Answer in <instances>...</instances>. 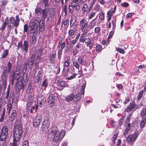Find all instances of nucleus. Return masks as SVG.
I'll return each instance as SVG.
<instances>
[{
    "mask_svg": "<svg viewBox=\"0 0 146 146\" xmlns=\"http://www.w3.org/2000/svg\"><path fill=\"white\" fill-rule=\"evenodd\" d=\"M20 123V121L19 120H16L13 131V139H15V140H17V141H20L23 133V127Z\"/></svg>",
    "mask_w": 146,
    "mask_h": 146,
    "instance_id": "nucleus-1",
    "label": "nucleus"
},
{
    "mask_svg": "<svg viewBox=\"0 0 146 146\" xmlns=\"http://www.w3.org/2000/svg\"><path fill=\"white\" fill-rule=\"evenodd\" d=\"M51 133L54 137L53 141L54 142H57L62 140L65 134L66 131L65 130H62L60 132H59V131L57 129L52 131Z\"/></svg>",
    "mask_w": 146,
    "mask_h": 146,
    "instance_id": "nucleus-2",
    "label": "nucleus"
},
{
    "mask_svg": "<svg viewBox=\"0 0 146 146\" xmlns=\"http://www.w3.org/2000/svg\"><path fill=\"white\" fill-rule=\"evenodd\" d=\"M12 75H14V76L15 77V79L17 80L16 84V88L19 91L21 90H24V89L26 85L27 84L28 82L27 79V81L26 83L24 84L23 82V83L22 84L21 82L20 83V81L21 79V77L23 76V74L22 76H21L19 73H14L12 74Z\"/></svg>",
    "mask_w": 146,
    "mask_h": 146,
    "instance_id": "nucleus-3",
    "label": "nucleus"
},
{
    "mask_svg": "<svg viewBox=\"0 0 146 146\" xmlns=\"http://www.w3.org/2000/svg\"><path fill=\"white\" fill-rule=\"evenodd\" d=\"M79 25L82 32L88 33L91 29L88 22L85 19H83L80 21Z\"/></svg>",
    "mask_w": 146,
    "mask_h": 146,
    "instance_id": "nucleus-4",
    "label": "nucleus"
},
{
    "mask_svg": "<svg viewBox=\"0 0 146 146\" xmlns=\"http://www.w3.org/2000/svg\"><path fill=\"white\" fill-rule=\"evenodd\" d=\"M20 21V19L18 15H16V19H15L12 17H11L8 19V17H6L5 21L6 22L7 24H11L13 25V26L15 27H17L19 25Z\"/></svg>",
    "mask_w": 146,
    "mask_h": 146,
    "instance_id": "nucleus-5",
    "label": "nucleus"
},
{
    "mask_svg": "<svg viewBox=\"0 0 146 146\" xmlns=\"http://www.w3.org/2000/svg\"><path fill=\"white\" fill-rule=\"evenodd\" d=\"M138 135L139 134L136 132L128 135L126 139V141L128 144L130 146H133Z\"/></svg>",
    "mask_w": 146,
    "mask_h": 146,
    "instance_id": "nucleus-6",
    "label": "nucleus"
},
{
    "mask_svg": "<svg viewBox=\"0 0 146 146\" xmlns=\"http://www.w3.org/2000/svg\"><path fill=\"white\" fill-rule=\"evenodd\" d=\"M3 71L1 74V79L2 81V84L4 88V92H5V89L7 87V81L6 79L7 78V73L8 71L7 70V68L5 66H4L3 68Z\"/></svg>",
    "mask_w": 146,
    "mask_h": 146,
    "instance_id": "nucleus-7",
    "label": "nucleus"
},
{
    "mask_svg": "<svg viewBox=\"0 0 146 146\" xmlns=\"http://www.w3.org/2000/svg\"><path fill=\"white\" fill-rule=\"evenodd\" d=\"M29 66L28 63L25 62L23 64V66L22 68L23 72V76L21 77V79L20 80V82H21L22 84L23 82L24 84L26 83L27 79H28V75L26 74V72L27 71V67Z\"/></svg>",
    "mask_w": 146,
    "mask_h": 146,
    "instance_id": "nucleus-8",
    "label": "nucleus"
},
{
    "mask_svg": "<svg viewBox=\"0 0 146 146\" xmlns=\"http://www.w3.org/2000/svg\"><path fill=\"white\" fill-rule=\"evenodd\" d=\"M17 49L21 48V50L27 52L29 50V44L27 40H25L24 41L23 44L22 41L19 42L17 46Z\"/></svg>",
    "mask_w": 146,
    "mask_h": 146,
    "instance_id": "nucleus-9",
    "label": "nucleus"
},
{
    "mask_svg": "<svg viewBox=\"0 0 146 146\" xmlns=\"http://www.w3.org/2000/svg\"><path fill=\"white\" fill-rule=\"evenodd\" d=\"M138 108V106L135 101H133L129 103L128 106L125 109L124 111L125 112L129 113L132 111L134 112Z\"/></svg>",
    "mask_w": 146,
    "mask_h": 146,
    "instance_id": "nucleus-10",
    "label": "nucleus"
},
{
    "mask_svg": "<svg viewBox=\"0 0 146 146\" xmlns=\"http://www.w3.org/2000/svg\"><path fill=\"white\" fill-rule=\"evenodd\" d=\"M8 135V129L6 126H3L0 135V141H4L7 139Z\"/></svg>",
    "mask_w": 146,
    "mask_h": 146,
    "instance_id": "nucleus-11",
    "label": "nucleus"
},
{
    "mask_svg": "<svg viewBox=\"0 0 146 146\" xmlns=\"http://www.w3.org/2000/svg\"><path fill=\"white\" fill-rule=\"evenodd\" d=\"M48 57V62L50 64L54 63L57 59L56 51H52V53L50 54Z\"/></svg>",
    "mask_w": 146,
    "mask_h": 146,
    "instance_id": "nucleus-12",
    "label": "nucleus"
},
{
    "mask_svg": "<svg viewBox=\"0 0 146 146\" xmlns=\"http://www.w3.org/2000/svg\"><path fill=\"white\" fill-rule=\"evenodd\" d=\"M116 19H113L111 20V23L112 25V30L111 31L108 37V38H111L113 36L114 33V30L116 28Z\"/></svg>",
    "mask_w": 146,
    "mask_h": 146,
    "instance_id": "nucleus-13",
    "label": "nucleus"
},
{
    "mask_svg": "<svg viewBox=\"0 0 146 146\" xmlns=\"http://www.w3.org/2000/svg\"><path fill=\"white\" fill-rule=\"evenodd\" d=\"M55 100V96L54 94L52 93L49 94L47 98L48 103L50 104L51 106L54 104Z\"/></svg>",
    "mask_w": 146,
    "mask_h": 146,
    "instance_id": "nucleus-14",
    "label": "nucleus"
},
{
    "mask_svg": "<svg viewBox=\"0 0 146 146\" xmlns=\"http://www.w3.org/2000/svg\"><path fill=\"white\" fill-rule=\"evenodd\" d=\"M40 117L37 116L33 119V126L35 127H37L39 125L41 121Z\"/></svg>",
    "mask_w": 146,
    "mask_h": 146,
    "instance_id": "nucleus-15",
    "label": "nucleus"
},
{
    "mask_svg": "<svg viewBox=\"0 0 146 146\" xmlns=\"http://www.w3.org/2000/svg\"><path fill=\"white\" fill-rule=\"evenodd\" d=\"M50 125V123L48 120H44L42 123V129L44 131L46 130L48 128Z\"/></svg>",
    "mask_w": 146,
    "mask_h": 146,
    "instance_id": "nucleus-16",
    "label": "nucleus"
},
{
    "mask_svg": "<svg viewBox=\"0 0 146 146\" xmlns=\"http://www.w3.org/2000/svg\"><path fill=\"white\" fill-rule=\"evenodd\" d=\"M77 24H76V25H74L73 27V29H70L69 30L68 32V34L70 36H72L74 35L75 34L74 30L76 31L77 30Z\"/></svg>",
    "mask_w": 146,
    "mask_h": 146,
    "instance_id": "nucleus-17",
    "label": "nucleus"
},
{
    "mask_svg": "<svg viewBox=\"0 0 146 146\" xmlns=\"http://www.w3.org/2000/svg\"><path fill=\"white\" fill-rule=\"evenodd\" d=\"M81 35L80 37L79 41L80 42L84 43L86 38V35L87 33L86 32H83Z\"/></svg>",
    "mask_w": 146,
    "mask_h": 146,
    "instance_id": "nucleus-18",
    "label": "nucleus"
},
{
    "mask_svg": "<svg viewBox=\"0 0 146 146\" xmlns=\"http://www.w3.org/2000/svg\"><path fill=\"white\" fill-rule=\"evenodd\" d=\"M70 5L75 9L76 11L78 12L80 10V7L78 3H72Z\"/></svg>",
    "mask_w": 146,
    "mask_h": 146,
    "instance_id": "nucleus-19",
    "label": "nucleus"
},
{
    "mask_svg": "<svg viewBox=\"0 0 146 146\" xmlns=\"http://www.w3.org/2000/svg\"><path fill=\"white\" fill-rule=\"evenodd\" d=\"M16 116V111L15 110H13L12 113L9 117V120L12 122L14 120Z\"/></svg>",
    "mask_w": 146,
    "mask_h": 146,
    "instance_id": "nucleus-20",
    "label": "nucleus"
},
{
    "mask_svg": "<svg viewBox=\"0 0 146 146\" xmlns=\"http://www.w3.org/2000/svg\"><path fill=\"white\" fill-rule=\"evenodd\" d=\"M0 2L1 3V5L0 6V9H3L4 11L5 8V7L6 6L8 3V0H1Z\"/></svg>",
    "mask_w": 146,
    "mask_h": 146,
    "instance_id": "nucleus-21",
    "label": "nucleus"
},
{
    "mask_svg": "<svg viewBox=\"0 0 146 146\" xmlns=\"http://www.w3.org/2000/svg\"><path fill=\"white\" fill-rule=\"evenodd\" d=\"M36 29L34 26L30 24L29 26V32L30 34L34 33L35 32V31Z\"/></svg>",
    "mask_w": 146,
    "mask_h": 146,
    "instance_id": "nucleus-22",
    "label": "nucleus"
},
{
    "mask_svg": "<svg viewBox=\"0 0 146 146\" xmlns=\"http://www.w3.org/2000/svg\"><path fill=\"white\" fill-rule=\"evenodd\" d=\"M30 24L37 29L40 24V21L38 20H35Z\"/></svg>",
    "mask_w": 146,
    "mask_h": 146,
    "instance_id": "nucleus-23",
    "label": "nucleus"
},
{
    "mask_svg": "<svg viewBox=\"0 0 146 146\" xmlns=\"http://www.w3.org/2000/svg\"><path fill=\"white\" fill-rule=\"evenodd\" d=\"M12 66V62L9 61L7 64V67L5 66L7 68V70L8 71V73H10L11 71Z\"/></svg>",
    "mask_w": 146,
    "mask_h": 146,
    "instance_id": "nucleus-24",
    "label": "nucleus"
},
{
    "mask_svg": "<svg viewBox=\"0 0 146 146\" xmlns=\"http://www.w3.org/2000/svg\"><path fill=\"white\" fill-rule=\"evenodd\" d=\"M72 62L73 66H74L76 69H79L80 68V65L78 63L76 59H74L72 60Z\"/></svg>",
    "mask_w": 146,
    "mask_h": 146,
    "instance_id": "nucleus-25",
    "label": "nucleus"
},
{
    "mask_svg": "<svg viewBox=\"0 0 146 146\" xmlns=\"http://www.w3.org/2000/svg\"><path fill=\"white\" fill-rule=\"evenodd\" d=\"M84 56L83 55L80 56H78V62L82 65H84Z\"/></svg>",
    "mask_w": 146,
    "mask_h": 146,
    "instance_id": "nucleus-26",
    "label": "nucleus"
},
{
    "mask_svg": "<svg viewBox=\"0 0 146 146\" xmlns=\"http://www.w3.org/2000/svg\"><path fill=\"white\" fill-rule=\"evenodd\" d=\"M75 97L74 94L73 93H71L66 98V100L68 102L71 101Z\"/></svg>",
    "mask_w": 146,
    "mask_h": 146,
    "instance_id": "nucleus-27",
    "label": "nucleus"
},
{
    "mask_svg": "<svg viewBox=\"0 0 146 146\" xmlns=\"http://www.w3.org/2000/svg\"><path fill=\"white\" fill-rule=\"evenodd\" d=\"M9 54V50L8 49H6L4 50L3 54L0 58V59L5 58Z\"/></svg>",
    "mask_w": 146,
    "mask_h": 146,
    "instance_id": "nucleus-28",
    "label": "nucleus"
},
{
    "mask_svg": "<svg viewBox=\"0 0 146 146\" xmlns=\"http://www.w3.org/2000/svg\"><path fill=\"white\" fill-rule=\"evenodd\" d=\"M41 12V14H42V16L43 20H45V19L47 16V11L44 8L42 10Z\"/></svg>",
    "mask_w": 146,
    "mask_h": 146,
    "instance_id": "nucleus-29",
    "label": "nucleus"
},
{
    "mask_svg": "<svg viewBox=\"0 0 146 146\" xmlns=\"http://www.w3.org/2000/svg\"><path fill=\"white\" fill-rule=\"evenodd\" d=\"M44 20H40V24L38 26L39 29L41 30H43L44 29Z\"/></svg>",
    "mask_w": 146,
    "mask_h": 146,
    "instance_id": "nucleus-30",
    "label": "nucleus"
},
{
    "mask_svg": "<svg viewBox=\"0 0 146 146\" xmlns=\"http://www.w3.org/2000/svg\"><path fill=\"white\" fill-rule=\"evenodd\" d=\"M58 84L59 86L60 87H67V84L65 81L59 80L58 81Z\"/></svg>",
    "mask_w": 146,
    "mask_h": 146,
    "instance_id": "nucleus-31",
    "label": "nucleus"
},
{
    "mask_svg": "<svg viewBox=\"0 0 146 146\" xmlns=\"http://www.w3.org/2000/svg\"><path fill=\"white\" fill-rule=\"evenodd\" d=\"M38 107V105L35 104V106H31V109L30 111V113H34L37 111V109Z\"/></svg>",
    "mask_w": 146,
    "mask_h": 146,
    "instance_id": "nucleus-32",
    "label": "nucleus"
},
{
    "mask_svg": "<svg viewBox=\"0 0 146 146\" xmlns=\"http://www.w3.org/2000/svg\"><path fill=\"white\" fill-rule=\"evenodd\" d=\"M140 116L142 118L146 117V108H143L142 110L140 113Z\"/></svg>",
    "mask_w": 146,
    "mask_h": 146,
    "instance_id": "nucleus-33",
    "label": "nucleus"
},
{
    "mask_svg": "<svg viewBox=\"0 0 146 146\" xmlns=\"http://www.w3.org/2000/svg\"><path fill=\"white\" fill-rule=\"evenodd\" d=\"M131 127V124L130 123L128 124L127 125L126 129H125V131L123 133V135L125 136L127 134L129 131L130 130Z\"/></svg>",
    "mask_w": 146,
    "mask_h": 146,
    "instance_id": "nucleus-34",
    "label": "nucleus"
},
{
    "mask_svg": "<svg viewBox=\"0 0 146 146\" xmlns=\"http://www.w3.org/2000/svg\"><path fill=\"white\" fill-rule=\"evenodd\" d=\"M13 98H12V103H11V102L9 103V102H8V103L7 104V110L8 111V113L9 114L11 111V109L12 107L13 104Z\"/></svg>",
    "mask_w": 146,
    "mask_h": 146,
    "instance_id": "nucleus-35",
    "label": "nucleus"
},
{
    "mask_svg": "<svg viewBox=\"0 0 146 146\" xmlns=\"http://www.w3.org/2000/svg\"><path fill=\"white\" fill-rule=\"evenodd\" d=\"M96 18L93 19L90 22V25L91 29H93L96 25Z\"/></svg>",
    "mask_w": 146,
    "mask_h": 146,
    "instance_id": "nucleus-36",
    "label": "nucleus"
},
{
    "mask_svg": "<svg viewBox=\"0 0 146 146\" xmlns=\"http://www.w3.org/2000/svg\"><path fill=\"white\" fill-rule=\"evenodd\" d=\"M48 82H47V79L45 78L44 79L41 85V87H43L46 88L48 86Z\"/></svg>",
    "mask_w": 146,
    "mask_h": 146,
    "instance_id": "nucleus-37",
    "label": "nucleus"
},
{
    "mask_svg": "<svg viewBox=\"0 0 146 146\" xmlns=\"http://www.w3.org/2000/svg\"><path fill=\"white\" fill-rule=\"evenodd\" d=\"M69 20L67 19H66L64 21L62 20V22L61 27L62 28L63 27V25L64 26H66L67 27H68L69 24Z\"/></svg>",
    "mask_w": 146,
    "mask_h": 146,
    "instance_id": "nucleus-38",
    "label": "nucleus"
},
{
    "mask_svg": "<svg viewBox=\"0 0 146 146\" xmlns=\"http://www.w3.org/2000/svg\"><path fill=\"white\" fill-rule=\"evenodd\" d=\"M42 9L40 7H36L35 10V13L38 15H40L42 11Z\"/></svg>",
    "mask_w": 146,
    "mask_h": 146,
    "instance_id": "nucleus-39",
    "label": "nucleus"
},
{
    "mask_svg": "<svg viewBox=\"0 0 146 146\" xmlns=\"http://www.w3.org/2000/svg\"><path fill=\"white\" fill-rule=\"evenodd\" d=\"M42 77V74L37 75L35 80V82L36 83H38L41 80Z\"/></svg>",
    "mask_w": 146,
    "mask_h": 146,
    "instance_id": "nucleus-40",
    "label": "nucleus"
},
{
    "mask_svg": "<svg viewBox=\"0 0 146 146\" xmlns=\"http://www.w3.org/2000/svg\"><path fill=\"white\" fill-rule=\"evenodd\" d=\"M43 52L42 50V49L40 48L38 49L36 51V54L37 55V58H39V57L40 56Z\"/></svg>",
    "mask_w": 146,
    "mask_h": 146,
    "instance_id": "nucleus-41",
    "label": "nucleus"
},
{
    "mask_svg": "<svg viewBox=\"0 0 146 146\" xmlns=\"http://www.w3.org/2000/svg\"><path fill=\"white\" fill-rule=\"evenodd\" d=\"M104 14L103 11H102L100 13L99 19L101 20H103L104 19Z\"/></svg>",
    "mask_w": 146,
    "mask_h": 146,
    "instance_id": "nucleus-42",
    "label": "nucleus"
},
{
    "mask_svg": "<svg viewBox=\"0 0 146 146\" xmlns=\"http://www.w3.org/2000/svg\"><path fill=\"white\" fill-rule=\"evenodd\" d=\"M70 60L67 59L65 60L64 62V66L68 67H69L70 65ZM64 68L63 70L64 69Z\"/></svg>",
    "mask_w": 146,
    "mask_h": 146,
    "instance_id": "nucleus-43",
    "label": "nucleus"
},
{
    "mask_svg": "<svg viewBox=\"0 0 146 146\" xmlns=\"http://www.w3.org/2000/svg\"><path fill=\"white\" fill-rule=\"evenodd\" d=\"M76 20H73L72 18H71L70 20V28H72V27H73L74 25H75V24L76 22Z\"/></svg>",
    "mask_w": 146,
    "mask_h": 146,
    "instance_id": "nucleus-44",
    "label": "nucleus"
},
{
    "mask_svg": "<svg viewBox=\"0 0 146 146\" xmlns=\"http://www.w3.org/2000/svg\"><path fill=\"white\" fill-rule=\"evenodd\" d=\"M102 50V46L101 44H98L96 47V50L98 52H100Z\"/></svg>",
    "mask_w": 146,
    "mask_h": 146,
    "instance_id": "nucleus-45",
    "label": "nucleus"
},
{
    "mask_svg": "<svg viewBox=\"0 0 146 146\" xmlns=\"http://www.w3.org/2000/svg\"><path fill=\"white\" fill-rule=\"evenodd\" d=\"M116 50L118 52L122 54H124L125 52V51L123 49L119 47L116 48Z\"/></svg>",
    "mask_w": 146,
    "mask_h": 146,
    "instance_id": "nucleus-46",
    "label": "nucleus"
},
{
    "mask_svg": "<svg viewBox=\"0 0 146 146\" xmlns=\"http://www.w3.org/2000/svg\"><path fill=\"white\" fill-rule=\"evenodd\" d=\"M41 2L44 5L45 8L48 6L49 2L48 0H41Z\"/></svg>",
    "mask_w": 146,
    "mask_h": 146,
    "instance_id": "nucleus-47",
    "label": "nucleus"
},
{
    "mask_svg": "<svg viewBox=\"0 0 146 146\" xmlns=\"http://www.w3.org/2000/svg\"><path fill=\"white\" fill-rule=\"evenodd\" d=\"M100 9V6L98 4H96L93 8V10L98 12Z\"/></svg>",
    "mask_w": 146,
    "mask_h": 146,
    "instance_id": "nucleus-48",
    "label": "nucleus"
},
{
    "mask_svg": "<svg viewBox=\"0 0 146 146\" xmlns=\"http://www.w3.org/2000/svg\"><path fill=\"white\" fill-rule=\"evenodd\" d=\"M88 6L86 4L83 5L82 8V10L84 12H87L88 11Z\"/></svg>",
    "mask_w": 146,
    "mask_h": 146,
    "instance_id": "nucleus-49",
    "label": "nucleus"
},
{
    "mask_svg": "<svg viewBox=\"0 0 146 146\" xmlns=\"http://www.w3.org/2000/svg\"><path fill=\"white\" fill-rule=\"evenodd\" d=\"M62 50L60 49L58 52V57L59 60H60L62 57Z\"/></svg>",
    "mask_w": 146,
    "mask_h": 146,
    "instance_id": "nucleus-50",
    "label": "nucleus"
},
{
    "mask_svg": "<svg viewBox=\"0 0 146 146\" xmlns=\"http://www.w3.org/2000/svg\"><path fill=\"white\" fill-rule=\"evenodd\" d=\"M36 38L35 36H33L31 38V44H35L36 43Z\"/></svg>",
    "mask_w": 146,
    "mask_h": 146,
    "instance_id": "nucleus-51",
    "label": "nucleus"
},
{
    "mask_svg": "<svg viewBox=\"0 0 146 146\" xmlns=\"http://www.w3.org/2000/svg\"><path fill=\"white\" fill-rule=\"evenodd\" d=\"M96 13V12H94L92 11L88 16V19L90 20L92 19L95 15Z\"/></svg>",
    "mask_w": 146,
    "mask_h": 146,
    "instance_id": "nucleus-52",
    "label": "nucleus"
},
{
    "mask_svg": "<svg viewBox=\"0 0 146 146\" xmlns=\"http://www.w3.org/2000/svg\"><path fill=\"white\" fill-rule=\"evenodd\" d=\"M7 24L6 23V22L5 21L4 23L1 25L0 29L2 31L4 30L5 29Z\"/></svg>",
    "mask_w": 146,
    "mask_h": 146,
    "instance_id": "nucleus-53",
    "label": "nucleus"
},
{
    "mask_svg": "<svg viewBox=\"0 0 146 146\" xmlns=\"http://www.w3.org/2000/svg\"><path fill=\"white\" fill-rule=\"evenodd\" d=\"M31 58L33 59L35 61L37 60H39L40 59V57H39V58H37V56H36V55L35 54H33L31 56Z\"/></svg>",
    "mask_w": 146,
    "mask_h": 146,
    "instance_id": "nucleus-54",
    "label": "nucleus"
},
{
    "mask_svg": "<svg viewBox=\"0 0 146 146\" xmlns=\"http://www.w3.org/2000/svg\"><path fill=\"white\" fill-rule=\"evenodd\" d=\"M143 90H141L139 93V94L138 96L137 99L138 100H140L142 98L143 94Z\"/></svg>",
    "mask_w": 146,
    "mask_h": 146,
    "instance_id": "nucleus-55",
    "label": "nucleus"
},
{
    "mask_svg": "<svg viewBox=\"0 0 146 146\" xmlns=\"http://www.w3.org/2000/svg\"><path fill=\"white\" fill-rule=\"evenodd\" d=\"M82 94H77L75 96V97L76 100V101H78L80 100L81 98V95Z\"/></svg>",
    "mask_w": 146,
    "mask_h": 146,
    "instance_id": "nucleus-56",
    "label": "nucleus"
},
{
    "mask_svg": "<svg viewBox=\"0 0 146 146\" xmlns=\"http://www.w3.org/2000/svg\"><path fill=\"white\" fill-rule=\"evenodd\" d=\"M24 32L28 33L29 32V27L28 24H25L24 25Z\"/></svg>",
    "mask_w": 146,
    "mask_h": 146,
    "instance_id": "nucleus-57",
    "label": "nucleus"
},
{
    "mask_svg": "<svg viewBox=\"0 0 146 146\" xmlns=\"http://www.w3.org/2000/svg\"><path fill=\"white\" fill-rule=\"evenodd\" d=\"M77 75V74L75 73H74L71 76L68 77H67L66 79L68 80H72L74 78H75L76 76Z\"/></svg>",
    "mask_w": 146,
    "mask_h": 146,
    "instance_id": "nucleus-58",
    "label": "nucleus"
},
{
    "mask_svg": "<svg viewBox=\"0 0 146 146\" xmlns=\"http://www.w3.org/2000/svg\"><path fill=\"white\" fill-rule=\"evenodd\" d=\"M86 84H84L81 88V94L84 95V89L85 88Z\"/></svg>",
    "mask_w": 146,
    "mask_h": 146,
    "instance_id": "nucleus-59",
    "label": "nucleus"
},
{
    "mask_svg": "<svg viewBox=\"0 0 146 146\" xmlns=\"http://www.w3.org/2000/svg\"><path fill=\"white\" fill-rule=\"evenodd\" d=\"M19 141H17V140H15V139H13V142L11 144V146H17V143Z\"/></svg>",
    "mask_w": 146,
    "mask_h": 146,
    "instance_id": "nucleus-60",
    "label": "nucleus"
},
{
    "mask_svg": "<svg viewBox=\"0 0 146 146\" xmlns=\"http://www.w3.org/2000/svg\"><path fill=\"white\" fill-rule=\"evenodd\" d=\"M10 93V87L8 86L7 88V92H6V96L5 97V98H6L7 99H8V98L9 96Z\"/></svg>",
    "mask_w": 146,
    "mask_h": 146,
    "instance_id": "nucleus-61",
    "label": "nucleus"
},
{
    "mask_svg": "<svg viewBox=\"0 0 146 146\" xmlns=\"http://www.w3.org/2000/svg\"><path fill=\"white\" fill-rule=\"evenodd\" d=\"M112 15L109 12H107V20L108 22L110 21L111 20Z\"/></svg>",
    "mask_w": 146,
    "mask_h": 146,
    "instance_id": "nucleus-62",
    "label": "nucleus"
},
{
    "mask_svg": "<svg viewBox=\"0 0 146 146\" xmlns=\"http://www.w3.org/2000/svg\"><path fill=\"white\" fill-rule=\"evenodd\" d=\"M116 87L119 91L122 90L123 88V86L121 84H117Z\"/></svg>",
    "mask_w": 146,
    "mask_h": 146,
    "instance_id": "nucleus-63",
    "label": "nucleus"
},
{
    "mask_svg": "<svg viewBox=\"0 0 146 146\" xmlns=\"http://www.w3.org/2000/svg\"><path fill=\"white\" fill-rule=\"evenodd\" d=\"M15 77L14 75H12L10 80V82L12 85H13L14 82Z\"/></svg>",
    "mask_w": 146,
    "mask_h": 146,
    "instance_id": "nucleus-64",
    "label": "nucleus"
}]
</instances>
